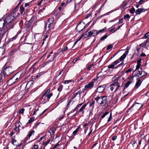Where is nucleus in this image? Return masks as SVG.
Listing matches in <instances>:
<instances>
[{
	"label": "nucleus",
	"instance_id": "1",
	"mask_svg": "<svg viewBox=\"0 0 149 149\" xmlns=\"http://www.w3.org/2000/svg\"><path fill=\"white\" fill-rule=\"evenodd\" d=\"M15 19L14 16L10 14L8 15L4 20L7 26L8 27L10 26L9 28L7 29L6 31H8L10 29L13 28V27L14 26L15 24L14 22Z\"/></svg>",
	"mask_w": 149,
	"mask_h": 149
},
{
	"label": "nucleus",
	"instance_id": "2",
	"mask_svg": "<svg viewBox=\"0 0 149 149\" xmlns=\"http://www.w3.org/2000/svg\"><path fill=\"white\" fill-rule=\"evenodd\" d=\"M9 63H6L2 68V71L4 76H7L12 74L14 71L11 66H9Z\"/></svg>",
	"mask_w": 149,
	"mask_h": 149
},
{
	"label": "nucleus",
	"instance_id": "3",
	"mask_svg": "<svg viewBox=\"0 0 149 149\" xmlns=\"http://www.w3.org/2000/svg\"><path fill=\"white\" fill-rule=\"evenodd\" d=\"M129 51L128 50H126L125 53H124L122 56H121L119 59L113 62L112 63L108 66V68H114L115 65L120 63V61H123L125 58L128 53Z\"/></svg>",
	"mask_w": 149,
	"mask_h": 149
},
{
	"label": "nucleus",
	"instance_id": "4",
	"mask_svg": "<svg viewBox=\"0 0 149 149\" xmlns=\"http://www.w3.org/2000/svg\"><path fill=\"white\" fill-rule=\"evenodd\" d=\"M95 100L97 103L102 106L105 105L107 102V100L106 96H97L95 98Z\"/></svg>",
	"mask_w": 149,
	"mask_h": 149
},
{
	"label": "nucleus",
	"instance_id": "5",
	"mask_svg": "<svg viewBox=\"0 0 149 149\" xmlns=\"http://www.w3.org/2000/svg\"><path fill=\"white\" fill-rule=\"evenodd\" d=\"M141 107V104L138 103H135L130 107L129 109V111L131 110L132 108L134 107V109L132 111L134 110H137L139 109Z\"/></svg>",
	"mask_w": 149,
	"mask_h": 149
},
{
	"label": "nucleus",
	"instance_id": "6",
	"mask_svg": "<svg viewBox=\"0 0 149 149\" xmlns=\"http://www.w3.org/2000/svg\"><path fill=\"white\" fill-rule=\"evenodd\" d=\"M119 78V77H117L116 76L113 77L112 78V81L113 83L111 84L117 86H118V85L120 86V84L118 82Z\"/></svg>",
	"mask_w": 149,
	"mask_h": 149
},
{
	"label": "nucleus",
	"instance_id": "7",
	"mask_svg": "<svg viewBox=\"0 0 149 149\" xmlns=\"http://www.w3.org/2000/svg\"><path fill=\"white\" fill-rule=\"evenodd\" d=\"M93 82H91L87 85H85L84 88L82 89L84 90V92L86 91H88L91 89L93 87Z\"/></svg>",
	"mask_w": 149,
	"mask_h": 149
},
{
	"label": "nucleus",
	"instance_id": "8",
	"mask_svg": "<svg viewBox=\"0 0 149 149\" xmlns=\"http://www.w3.org/2000/svg\"><path fill=\"white\" fill-rule=\"evenodd\" d=\"M98 34V31L92 30L88 33V37H92L96 36Z\"/></svg>",
	"mask_w": 149,
	"mask_h": 149
},
{
	"label": "nucleus",
	"instance_id": "9",
	"mask_svg": "<svg viewBox=\"0 0 149 149\" xmlns=\"http://www.w3.org/2000/svg\"><path fill=\"white\" fill-rule=\"evenodd\" d=\"M19 78H17L15 79V78H14V77H13L9 79V80L8 81V83L10 85L15 83L16 82H17L19 80Z\"/></svg>",
	"mask_w": 149,
	"mask_h": 149
},
{
	"label": "nucleus",
	"instance_id": "10",
	"mask_svg": "<svg viewBox=\"0 0 149 149\" xmlns=\"http://www.w3.org/2000/svg\"><path fill=\"white\" fill-rule=\"evenodd\" d=\"M106 88V86L104 85H103L98 86L97 89V92L101 93L103 92Z\"/></svg>",
	"mask_w": 149,
	"mask_h": 149
},
{
	"label": "nucleus",
	"instance_id": "11",
	"mask_svg": "<svg viewBox=\"0 0 149 149\" xmlns=\"http://www.w3.org/2000/svg\"><path fill=\"white\" fill-rule=\"evenodd\" d=\"M110 89L111 91H112L114 90V91L116 92L118 90V89L120 87V86L119 85L117 86L111 84L110 85Z\"/></svg>",
	"mask_w": 149,
	"mask_h": 149
},
{
	"label": "nucleus",
	"instance_id": "12",
	"mask_svg": "<svg viewBox=\"0 0 149 149\" xmlns=\"http://www.w3.org/2000/svg\"><path fill=\"white\" fill-rule=\"evenodd\" d=\"M17 7L13 10L12 13L10 14L11 15L14 16L15 19V18L18 16L19 15V13L17 12Z\"/></svg>",
	"mask_w": 149,
	"mask_h": 149
},
{
	"label": "nucleus",
	"instance_id": "13",
	"mask_svg": "<svg viewBox=\"0 0 149 149\" xmlns=\"http://www.w3.org/2000/svg\"><path fill=\"white\" fill-rule=\"evenodd\" d=\"M145 11V9L143 8H139L138 9L135 11V16L140 15L142 13Z\"/></svg>",
	"mask_w": 149,
	"mask_h": 149
},
{
	"label": "nucleus",
	"instance_id": "14",
	"mask_svg": "<svg viewBox=\"0 0 149 149\" xmlns=\"http://www.w3.org/2000/svg\"><path fill=\"white\" fill-rule=\"evenodd\" d=\"M84 92V90L82 89V90H80V91H78L75 93L72 96L73 98H74L76 97L78 95H79V98H80V95L81 93Z\"/></svg>",
	"mask_w": 149,
	"mask_h": 149
},
{
	"label": "nucleus",
	"instance_id": "15",
	"mask_svg": "<svg viewBox=\"0 0 149 149\" xmlns=\"http://www.w3.org/2000/svg\"><path fill=\"white\" fill-rule=\"evenodd\" d=\"M7 27H8V26H7L4 20L0 21V29L1 28H3V29Z\"/></svg>",
	"mask_w": 149,
	"mask_h": 149
},
{
	"label": "nucleus",
	"instance_id": "16",
	"mask_svg": "<svg viewBox=\"0 0 149 149\" xmlns=\"http://www.w3.org/2000/svg\"><path fill=\"white\" fill-rule=\"evenodd\" d=\"M53 25V24L50 23H48L47 24L45 23L44 26V28L45 29V30L47 32L49 31L51 28V26H52Z\"/></svg>",
	"mask_w": 149,
	"mask_h": 149
},
{
	"label": "nucleus",
	"instance_id": "17",
	"mask_svg": "<svg viewBox=\"0 0 149 149\" xmlns=\"http://www.w3.org/2000/svg\"><path fill=\"white\" fill-rule=\"evenodd\" d=\"M103 71H104V72L103 73L102 75H101V77L103 78H105L107 76V74L109 72V70H107L106 71L104 70V69H102L101 70V72H102Z\"/></svg>",
	"mask_w": 149,
	"mask_h": 149
},
{
	"label": "nucleus",
	"instance_id": "18",
	"mask_svg": "<svg viewBox=\"0 0 149 149\" xmlns=\"http://www.w3.org/2000/svg\"><path fill=\"white\" fill-rule=\"evenodd\" d=\"M46 95H47L46 99L45 98L44 99H43L45 102H47L49 101V99L53 95V94L52 93H51L49 94H47Z\"/></svg>",
	"mask_w": 149,
	"mask_h": 149
},
{
	"label": "nucleus",
	"instance_id": "19",
	"mask_svg": "<svg viewBox=\"0 0 149 149\" xmlns=\"http://www.w3.org/2000/svg\"><path fill=\"white\" fill-rule=\"evenodd\" d=\"M34 81L33 79H31V80L29 81L26 84V88L27 89L30 88L34 83Z\"/></svg>",
	"mask_w": 149,
	"mask_h": 149
},
{
	"label": "nucleus",
	"instance_id": "20",
	"mask_svg": "<svg viewBox=\"0 0 149 149\" xmlns=\"http://www.w3.org/2000/svg\"><path fill=\"white\" fill-rule=\"evenodd\" d=\"M142 81V80L141 81V79H138L136 83V84L134 87V88L136 89H137L140 85Z\"/></svg>",
	"mask_w": 149,
	"mask_h": 149
},
{
	"label": "nucleus",
	"instance_id": "21",
	"mask_svg": "<svg viewBox=\"0 0 149 149\" xmlns=\"http://www.w3.org/2000/svg\"><path fill=\"white\" fill-rule=\"evenodd\" d=\"M5 76H3L1 75L0 77V85H1L3 84L4 82H5L6 80L5 78Z\"/></svg>",
	"mask_w": 149,
	"mask_h": 149
},
{
	"label": "nucleus",
	"instance_id": "22",
	"mask_svg": "<svg viewBox=\"0 0 149 149\" xmlns=\"http://www.w3.org/2000/svg\"><path fill=\"white\" fill-rule=\"evenodd\" d=\"M34 130H32L29 132L27 136L25 138V141H26L33 134H34Z\"/></svg>",
	"mask_w": 149,
	"mask_h": 149
},
{
	"label": "nucleus",
	"instance_id": "23",
	"mask_svg": "<svg viewBox=\"0 0 149 149\" xmlns=\"http://www.w3.org/2000/svg\"><path fill=\"white\" fill-rule=\"evenodd\" d=\"M17 36V35H16L13 38L9 39L6 42L7 44H9L10 42L13 41L14 40H15Z\"/></svg>",
	"mask_w": 149,
	"mask_h": 149
},
{
	"label": "nucleus",
	"instance_id": "24",
	"mask_svg": "<svg viewBox=\"0 0 149 149\" xmlns=\"http://www.w3.org/2000/svg\"><path fill=\"white\" fill-rule=\"evenodd\" d=\"M17 36V35H16L13 38L9 39L6 42L7 44H9L10 42L13 41L14 40H15Z\"/></svg>",
	"mask_w": 149,
	"mask_h": 149
},
{
	"label": "nucleus",
	"instance_id": "25",
	"mask_svg": "<svg viewBox=\"0 0 149 149\" xmlns=\"http://www.w3.org/2000/svg\"><path fill=\"white\" fill-rule=\"evenodd\" d=\"M17 36V35H16L13 38L9 39L6 42L7 44H9L10 42L13 41L14 40H15Z\"/></svg>",
	"mask_w": 149,
	"mask_h": 149
},
{
	"label": "nucleus",
	"instance_id": "26",
	"mask_svg": "<svg viewBox=\"0 0 149 149\" xmlns=\"http://www.w3.org/2000/svg\"><path fill=\"white\" fill-rule=\"evenodd\" d=\"M17 36V35H16L13 38L9 39L6 42L7 44H9L10 42L13 41L14 40H15Z\"/></svg>",
	"mask_w": 149,
	"mask_h": 149
},
{
	"label": "nucleus",
	"instance_id": "27",
	"mask_svg": "<svg viewBox=\"0 0 149 149\" xmlns=\"http://www.w3.org/2000/svg\"><path fill=\"white\" fill-rule=\"evenodd\" d=\"M68 47L67 46H63L62 48H61L60 49V52L64 53L68 49Z\"/></svg>",
	"mask_w": 149,
	"mask_h": 149
},
{
	"label": "nucleus",
	"instance_id": "28",
	"mask_svg": "<svg viewBox=\"0 0 149 149\" xmlns=\"http://www.w3.org/2000/svg\"><path fill=\"white\" fill-rule=\"evenodd\" d=\"M54 21V19L53 18H49V19L47 20L46 22V23L47 24L48 23H50L53 24V22Z\"/></svg>",
	"mask_w": 149,
	"mask_h": 149
},
{
	"label": "nucleus",
	"instance_id": "29",
	"mask_svg": "<svg viewBox=\"0 0 149 149\" xmlns=\"http://www.w3.org/2000/svg\"><path fill=\"white\" fill-rule=\"evenodd\" d=\"M55 130L54 127H52L49 130V132L50 133V135H52L54 133Z\"/></svg>",
	"mask_w": 149,
	"mask_h": 149
},
{
	"label": "nucleus",
	"instance_id": "30",
	"mask_svg": "<svg viewBox=\"0 0 149 149\" xmlns=\"http://www.w3.org/2000/svg\"><path fill=\"white\" fill-rule=\"evenodd\" d=\"M58 55V54L56 53L54 54V56H52V57L51 59L50 60H49L48 61L49 62L53 61H54V58L56 57Z\"/></svg>",
	"mask_w": 149,
	"mask_h": 149
},
{
	"label": "nucleus",
	"instance_id": "31",
	"mask_svg": "<svg viewBox=\"0 0 149 149\" xmlns=\"http://www.w3.org/2000/svg\"><path fill=\"white\" fill-rule=\"evenodd\" d=\"M50 89H48L47 90V91L45 92V93L43 94L42 96V99H44L45 98V96L46 95L49 93L50 92Z\"/></svg>",
	"mask_w": 149,
	"mask_h": 149
},
{
	"label": "nucleus",
	"instance_id": "32",
	"mask_svg": "<svg viewBox=\"0 0 149 149\" xmlns=\"http://www.w3.org/2000/svg\"><path fill=\"white\" fill-rule=\"evenodd\" d=\"M24 8L23 6L20 7V13L24 15L25 14V12L24 10Z\"/></svg>",
	"mask_w": 149,
	"mask_h": 149
},
{
	"label": "nucleus",
	"instance_id": "33",
	"mask_svg": "<svg viewBox=\"0 0 149 149\" xmlns=\"http://www.w3.org/2000/svg\"><path fill=\"white\" fill-rule=\"evenodd\" d=\"M86 106V104H85L83 106H82L81 108L79 109V110L78 111V112H83V110L85 109V107Z\"/></svg>",
	"mask_w": 149,
	"mask_h": 149
},
{
	"label": "nucleus",
	"instance_id": "34",
	"mask_svg": "<svg viewBox=\"0 0 149 149\" xmlns=\"http://www.w3.org/2000/svg\"><path fill=\"white\" fill-rule=\"evenodd\" d=\"M79 128L80 127H77L74 131L73 132L72 134V136H74L77 134Z\"/></svg>",
	"mask_w": 149,
	"mask_h": 149
},
{
	"label": "nucleus",
	"instance_id": "35",
	"mask_svg": "<svg viewBox=\"0 0 149 149\" xmlns=\"http://www.w3.org/2000/svg\"><path fill=\"white\" fill-rule=\"evenodd\" d=\"M73 102H72V101L71 100H69L68 102V104L66 107L65 109V110H67L69 107L70 104L72 105V104Z\"/></svg>",
	"mask_w": 149,
	"mask_h": 149
},
{
	"label": "nucleus",
	"instance_id": "36",
	"mask_svg": "<svg viewBox=\"0 0 149 149\" xmlns=\"http://www.w3.org/2000/svg\"><path fill=\"white\" fill-rule=\"evenodd\" d=\"M5 51V49L3 47H0V54L3 55Z\"/></svg>",
	"mask_w": 149,
	"mask_h": 149
},
{
	"label": "nucleus",
	"instance_id": "37",
	"mask_svg": "<svg viewBox=\"0 0 149 149\" xmlns=\"http://www.w3.org/2000/svg\"><path fill=\"white\" fill-rule=\"evenodd\" d=\"M132 82L131 81H128L125 84L124 86V89L127 88L130 84Z\"/></svg>",
	"mask_w": 149,
	"mask_h": 149
},
{
	"label": "nucleus",
	"instance_id": "38",
	"mask_svg": "<svg viewBox=\"0 0 149 149\" xmlns=\"http://www.w3.org/2000/svg\"><path fill=\"white\" fill-rule=\"evenodd\" d=\"M94 64H91L89 65L87 67V69L89 70H91L93 68H94Z\"/></svg>",
	"mask_w": 149,
	"mask_h": 149
},
{
	"label": "nucleus",
	"instance_id": "39",
	"mask_svg": "<svg viewBox=\"0 0 149 149\" xmlns=\"http://www.w3.org/2000/svg\"><path fill=\"white\" fill-rule=\"evenodd\" d=\"M5 33L2 30V29H0V37H1L2 38L3 37Z\"/></svg>",
	"mask_w": 149,
	"mask_h": 149
},
{
	"label": "nucleus",
	"instance_id": "40",
	"mask_svg": "<svg viewBox=\"0 0 149 149\" xmlns=\"http://www.w3.org/2000/svg\"><path fill=\"white\" fill-rule=\"evenodd\" d=\"M13 130L15 131L17 133H19V128L17 127V126H16L14 128Z\"/></svg>",
	"mask_w": 149,
	"mask_h": 149
},
{
	"label": "nucleus",
	"instance_id": "41",
	"mask_svg": "<svg viewBox=\"0 0 149 149\" xmlns=\"http://www.w3.org/2000/svg\"><path fill=\"white\" fill-rule=\"evenodd\" d=\"M149 38V32L146 33L142 38L146 39Z\"/></svg>",
	"mask_w": 149,
	"mask_h": 149
},
{
	"label": "nucleus",
	"instance_id": "42",
	"mask_svg": "<svg viewBox=\"0 0 149 149\" xmlns=\"http://www.w3.org/2000/svg\"><path fill=\"white\" fill-rule=\"evenodd\" d=\"M50 141V139H49L48 141H47L46 142H42V144L45 146V147L47 146V144L49 143Z\"/></svg>",
	"mask_w": 149,
	"mask_h": 149
},
{
	"label": "nucleus",
	"instance_id": "43",
	"mask_svg": "<svg viewBox=\"0 0 149 149\" xmlns=\"http://www.w3.org/2000/svg\"><path fill=\"white\" fill-rule=\"evenodd\" d=\"M127 3L126 2L124 1L123 2L122 4L121 5V8H123L126 5Z\"/></svg>",
	"mask_w": 149,
	"mask_h": 149
},
{
	"label": "nucleus",
	"instance_id": "44",
	"mask_svg": "<svg viewBox=\"0 0 149 149\" xmlns=\"http://www.w3.org/2000/svg\"><path fill=\"white\" fill-rule=\"evenodd\" d=\"M63 87V86L61 84H60L57 88V91L59 92H61L62 90Z\"/></svg>",
	"mask_w": 149,
	"mask_h": 149
},
{
	"label": "nucleus",
	"instance_id": "45",
	"mask_svg": "<svg viewBox=\"0 0 149 149\" xmlns=\"http://www.w3.org/2000/svg\"><path fill=\"white\" fill-rule=\"evenodd\" d=\"M138 72V73L136 74V76L138 77L141 78L140 76H141L142 71H139Z\"/></svg>",
	"mask_w": 149,
	"mask_h": 149
},
{
	"label": "nucleus",
	"instance_id": "46",
	"mask_svg": "<svg viewBox=\"0 0 149 149\" xmlns=\"http://www.w3.org/2000/svg\"><path fill=\"white\" fill-rule=\"evenodd\" d=\"M109 113V112L108 111L104 113L103 115L101 116V118H104L106 115H108Z\"/></svg>",
	"mask_w": 149,
	"mask_h": 149
},
{
	"label": "nucleus",
	"instance_id": "47",
	"mask_svg": "<svg viewBox=\"0 0 149 149\" xmlns=\"http://www.w3.org/2000/svg\"><path fill=\"white\" fill-rule=\"evenodd\" d=\"M107 37V35H104L101 38V39H100V40H101V41L103 40L104 39H106Z\"/></svg>",
	"mask_w": 149,
	"mask_h": 149
},
{
	"label": "nucleus",
	"instance_id": "48",
	"mask_svg": "<svg viewBox=\"0 0 149 149\" xmlns=\"http://www.w3.org/2000/svg\"><path fill=\"white\" fill-rule=\"evenodd\" d=\"M72 81V80H65L63 82V83L65 84H68Z\"/></svg>",
	"mask_w": 149,
	"mask_h": 149
},
{
	"label": "nucleus",
	"instance_id": "49",
	"mask_svg": "<svg viewBox=\"0 0 149 149\" xmlns=\"http://www.w3.org/2000/svg\"><path fill=\"white\" fill-rule=\"evenodd\" d=\"M112 113L111 112L109 116V117L108 118V119L107 120L108 122H110L112 118Z\"/></svg>",
	"mask_w": 149,
	"mask_h": 149
},
{
	"label": "nucleus",
	"instance_id": "50",
	"mask_svg": "<svg viewBox=\"0 0 149 149\" xmlns=\"http://www.w3.org/2000/svg\"><path fill=\"white\" fill-rule=\"evenodd\" d=\"M135 9L134 8H132L130 10V12L132 14H133L135 12Z\"/></svg>",
	"mask_w": 149,
	"mask_h": 149
},
{
	"label": "nucleus",
	"instance_id": "51",
	"mask_svg": "<svg viewBox=\"0 0 149 149\" xmlns=\"http://www.w3.org/2000/svg\"><path fill=\"white\" fill-rule=\"evenodd\" d=\"M34 117H32L28 121V123L29 124L31 123L34 120Z\"/></svg>",
	"mask_w": 149,
	"mask_h": 149
},
{
	"label": "nucleus",
	"instance_id": "52",
	"mask_svg": "<svg viewBox=\"0 0 149 149\" xmlns=\"http://www.w3.org/2000/svg\"><path fill=\"white\" fill-rule=\"evenodd\" d=\"M130 17V16L129 14H126L124 15V19H129Z\"/></svg>",
	"mask_w": 149,
	"mask_h": 149
},
{
	"label": "nucleus",
	"instance_id": "53",
	"mask_svg": "<svg viewBox=\"0 0 149 149\" xmlns=\"http://www.w3.org/2000/svg\"><path fill=\"white\" fill-rule=\"evenodd\" d=\"M113 47V45L111 44L109 45L107 47L106 49L107 50H109L111 49Z\"/></svg>",
	"mask_w": 149,
	"mask_h": 149
},
{
	"label": "nucleus",
	"instance_id": "54",
	"mask_svg": "<svg viewBox=\"0 0 149 149\" xmlns=\"http://www.w3.org/2000/svg\"><path fill=\"white\" fill-rule=\"evenodd\" d=\"M24 109L23 108L20 109L19 111V114H23L24 113Z\"/></svg>",
	"mask_w": 149,
	"mask_h": 149
},
{
	"label": "nucleus",
	"instance_id": "55",
	"mask_svg": "<svg viewBox=\"0 0 149 149\" xmlns=\"http://www.w3.org/2000/svg\"><path fill=\"white\" fill-rule=\"evenodd\" d=\"M141 64H137V65L136 66V68L135 70L134 71H134H135L136 70H138L140 67Z\"/></svg>",
	"mask_w": 149,
	"mask_h": 149
},
{
	"label": "nucleus",
	"instance_id": "56",
	"mask_svg": "<svg viewBox=\"0 0 149 149\" xmlns=\"http://www.w3.org/2000/svg\"><path fill=\"white\" fill-rule=\"evenodd\" d=\"M106 27H105L102 30H100L99 31H98V34L100 33L103 32L106 30Z\"/></svg>",
	"mask_w": 149,
	"mask_h": 149
},
{
	"label": "nucleus",
	"instance_id": "57",
	"mask_svg": "<svg viewBox=\"0 0 149 149\" xmlns=\"http://www.w3.org/2000/svg\"><path fill=\"white\" fill-rule=\"evenodd\" d=\"M44 72H40L36 76V77H40V75L44 74Z\"/></svg>",
	"mask_w": 149,
	"mask_h": 149
},
{
	"label": "nucleus",
	"instance_id": "58",
	"mask_svg": "<svg viewBox=\"0 0 149 149\" xmlns=\"http://www.w3.org/2000/svg\"><path fill=\"white\" fill-rule=\"evenodd\" d=\"M147 74V73L145 72L144 71H142L141 76L140 77H141L143 76H144Z\"/></svg>",
	"mask_w": 149,
	"mask_h": 149
},
{
	"label": "nucleus",
	"instance_id": "59",
	"mask_svg": "<svg viewBox=\"0 0 149 149\" xmlns=\"http://www.w3.org/2000/svg\"><path fill=\"white\" fill-rule=\"evenodd\" d=\"M124 63L123 62H122L121 63L118 65H117L114 68L115 69H116L118 67H120V66L122 65V66L123 65V64Z\"/></svg>",
	"mask_w": 149,
	"mask_h": 149
},
{
	"label": "nucleus",
	"instance_id": "60",
	"mask_svg": "<svg viewBox=\"0 0 149 149\" xmlns=\"http://www.w3.org/2000/svg\"><path fill=\"white\" fill-rule=\"evenodd\" d=\"M63 70H61V71L60 72H59V73H58V75H56V76L55 77H54V78H55V79H56L57 78V77L58 76H59L60 75H61L62 73V72H63Z\"/></svg>",
	"mask_w": 149,
	"mask_h": 149
},
{
	"label": "nucleus",
	"instance_id": "61",
	"mask_svg": "<svg viewBox=\"0 0 149 149\" xmlns=\"http://www.w3.org/2000/svg\"><path fill=\"white\" fill-rule=\"evenodd\" d=\"M33 148L32 149H38V146L36 145H34L33 146Z\"/></svg>",
	"mask_w": 149,
	"mask_h": 149
},
{
	"label": "nucleus",
	"instance_id": "62",
	"mask_svg": "<svg viewBox=\"0 0 149 149\" xmlns=\"http://www.w3.org/2000/svg\"><path fill=\"white\" fill-rule=\"evenodd\" d=\"M95 104V101H92L90 103V104H89V106L91 107L94 104Z\"/></svg>",
	"mask_w": 149,
	"mask_h": 149
},
{
	"label": "nucleus",
	"instance_id": "63",
	"mask_svg": "<svg viewBox=\"0 0 149 149\" xmlns=\"http://www.w3.org/2000/svg\"><path fill=\"white\" fill-rule=\"evenodd\" d=\"M83 103L78 104L77 105V106L75 107L76 109L77 110L79 107H80L82 105Z\"/></svg>",
	"mask_w": 149,
	"mask_h": 149
},
{
	"label": "nucleus",
	"instance_id": "64",
	"mask_svg": "<svg viewBox=\"0 0 149 149\" xmlns=\"http://www.w3.org/2000/svg\"><path fill=\"white\" fill-rule=\"evenodd\" d=\"M59 145V144L58 143H57L51 149H55L57 146H58Z\"/></svg>",
	"mask_w": 149,
	"mask_h": 149
}]
</instances>
